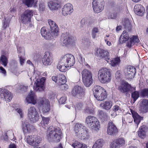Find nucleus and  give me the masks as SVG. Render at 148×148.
<instances>
[{
    "mask_svg": "<svg viewBox=\"0 0 148 148\" xmlns=\"http://www.w3.org/2000/svg\"><path fill=\"white\" fill-rule=\"evenodd\" d=\"M112 102L110 101H106L103 103H101L100 106L104 109L108 110L112 107Z\"/></svg>",
    "mask_w": 148,
    "mask_h": 148,
    "instance_id": "2f4dec72",
    "label": "nucleus"
},
{
    "mask_svg": "<svg viewBox=\"0 0 148 148\" xmlns=\"http://www.w3.org/2000/svg\"><path fill=\"white\" fill-rule=\"evenodd\" d=\"M67 66L65 64H63L62 63L59 62L57 66V67L59 70L62 72H65L67 70Z\"/></svg>",
    "mask_w": 148,
    "mask_h": 148,
    "instance_id": "f704fd0d",
    "label": "nucleus"
},
{
    "mask_svg": "<svg viewBox=\"0 0 148 148\" xmlns=\"http://www.w3.org/2000/svg\"><path fill=\"white\" fill-rule=\"evenodd\" d=\"M73 11V6L69 3L65 5L62 9V14L64 16L71 14Z\"/></svg>",
    "mask_w": 148,
    "mask_h": 148,
    "instance_id": "f3484780",
    "label": "nucleus"
},
{
    "mask_svg": "<svg viewBox=\"0 0 148 148\" xmlns=\"http://www.w3.org/2000/svg\"><path fill=\"white\" fill-rule=\"evenodd\" d=\"M83 144H82L80 143L79 142H76L72 144V146L74 148H80V147L83 146Z\"/></svg>",
    "mask_w": 148,
    "mask_h": 148,
    "instance_id": "864d4df0",
    "label": "nucleus"
},
{
    "mask_svg": "<svg viewBox=\"0 0 148 148\" xmlns=\"http://www.w3.org/2000/svg\"><path fill=\"white\" fill-rule=\"evenodd\" d=\"M85 111L88 114L92 113L94 112L93 109L89 107V106L88 107L87 106L86 108L85 109Z\"/></svg>",
    "mask_w": 148,
    "mask_h": 148,
    "instance_id": "bf43d9fd",
    "label": "nucleus"
},
{
    "mask_svg": "<svg viewBox=\"0 0 148 148\" xmlns=\"http://www.w3.org/2000/svg\"><path fill=\"white\" fill-rule=\"evenodd\" d=\"M131 88V86L127 82H123L121 85L119 86L118 89L121 92L125 93L127 92Z\"/></svg>",
    "mask_w": 148,
    "mask_h": 148,
    "instance_id": "4be33fe9",
    "label": "nucleus"
},
{
    "mask_svg": "<svg viewBox=\"0 0 148 148\" xmlns=\"http://www.w3.org/2000/svg\"><path fill=\"white\" fill-rule=\"evenodd\" d=\"M41 138L39 137H37L35 138V146L37 145L41 141Z\"/></svg>",
    "mask_w": 148,
    "mask_h": 148,
    "instance_id": "0e129e2a",
    "label": "nucleus"
},
{
    "mask_svg": "<svg viewBox=\"0 0 148 148\" xmlns=\"http://www.w3.org/2000/svg\"><path fill=\"white\" fill-rule=\"evenodd\" d=\"M43 64L45 66L50 65L53 61L52 55L49 51L46 52L42 59Z\"/></svg>",
    "mask_w": 148,
    "mask_h": 148,
    "instance_id": "2eb2a0df",
    "label": "nucleus"
},
{
    "mask_svg": "<svg viewBox=\"0 0 148 148\" xmlns=\"http://www.w3.org/2000/svg\"><path fill=\"white\" fill-rule=\"evenodd\" d=\"M27 116L31 122L34 123L37 121L40 116L34 107H30L27 111Z\"/></svg>",
    "mask_w": 148,
    "mask_h": 148,
    "instance_id": "423d86ee",
    "label": "nucleus"
},
{
    "mask_svg": "<svg viewBox=\"0 0 148 148\" xmlns=\"http://www.w3.org/2000/svg\"><path fill=\"white\" fill-rule=\"evenodd\" d=\"M61 41L63 45H73L75 43L74 38L67 33L62 34Z\"/></svg>",
    "mask_w": 148,
    "mask_h": 148,
    "instance_id": "6e6552de",
    "label": "nucleus"
},
{
    "mask_svg": "<svg viewBox=\"0 0 148 148\" xmlns=\"http://www.w3.org/2000/svg\"><path fill=\"white\" fill-rule=\"evenodd\" d=\"M21 127L24 134L30 133L33 128L32 125L26 121L22 122Z\"/></svg>",
    "mask_w": 148,
    "mask_h": 148,
    "instance_id": "412c9836",
    "label": "nucleus"
},
{
    "mask_svg": "<svg viewBox=\"0 0 148 148\" xmlns=\"http://www.w3.org/2000/svg\"><path fill=\"white\" fill-rule=\"evenodd\" d=\"M87 19L86 18H84L82 19L81 21V24L83 25L87 23Z\"/></svg>",
    "mask_w": 148,
    "mask_h": 148,
    "instance_id": "338daca9",
    "label": "nucleus"
},
{
    "mask_svg": "<svg viewBox=\"0 0 148 148\" xmlns=\"http://www.w3.org/2000/svg\"><path fill=\"white\" fill-rule=\"evenodd\" d=\"M48 22L50 26L52 34H53L54 37H56L58 35L59 31L57 25L54 21L51 20H48Z\"/></svg>",
    "mask_w": 148,
    "mask_h": 148,
    "instance_id": "dca6fc26",
    "label": "nucleus"
},
{
    "mask_svg": "<svg viewBox=\"0 0 148 148\" xmlns=\"http://www.w3.org/2000/svg\"><path fill=\"white\" fill-rule=\"evenodd\" d=\"M75 63V60L74 56L71 54H69L67 64L68 67H71Z\"/></svg>",
    "mask_w": 148,
    "mask_h": 148,
    "instance_id": "473e14b6",
    "label": "nucleus"
},
{
    "mask_svg": "<svg viewBox=\"0 0 148 148\" xmlns=\"http://www.w3.org/2000/svg\"><path fill=\"white\" fill-rule=\"evenodd\" d=\"M92 7L95 13L101 12L104 8L101 0H93L92 2Z\"/></svg>",
    "mask_w": 148,
    "mask_h": 148,
    "instance_id": "ddd939ff",
    "label": "nucleus"
},
{
    "mask_svg": "<svg viewBox=\"0 0 148 148\" xmlns=\"http://www.w3.org/2000/svg\"><path fill=\"white\" fill-rule=\"evenodd\" d=\"M142 105L140 108V111L144 113L148 112V100L144 99L141 101Z\"/></svg>",
    "mask_w": 148,
    "mask_h": 148,
    "instance_id": "393cba45",
    "label": "nucleus"
},
{
    "mask_svg": "<svg viewBox=\"0 0 148 148\" xmlns=\"http://www.w3.org/2000/svg\"><path fill=\"white\" fill-rule=\"evenodd\" d=\"M77 58L79 62L82 64H84L86 66H88V64L86 63L85 62V59L83 57L82 55L80 53H78L77 56Z\"/></svg>",
    "mask_w": 148,
    "mask_h": 148,
    "instance_id": "79ce46f5",
    "label": "nucleus"
},
{
    "mask_svg": "<svg viewBox=\"0 0 148 148\" xmlns=\"http://www.w3.org/2000/svg\"><path fill=\"white\" fill-rule=\"evenodd\" d=\"M113 111L114 112L111 114V116L113 117L115 116L117 113L119 114V113L121 112V110L120 107L117 105H115L113 107Z\"/></svg>",
    "mask_w": 148,
    "mask_h": 148,
    "instance_id": "ea45409f",
    "label": "nucleus"
},
{
    "mask_svg": "<svg viewBox=\"0 0 148 148\" xmlns=\"http://www.w3.org/2000/svg\"><path fill=\"white\" fill-rule=\"evenodd\" d=\"M98 77L102 83H108L112 79L110 70L106 68H103L100 69L98 73Z\"/></svg>",
    "mask_w": 148,
    "mask_h": 148,
    "instance_id": "f03ea898",
    "label": "nucleus"
},
{
    "mask_svg": "<svg viewBox=\"0 0 148 148\" xmlns=\"http://www.w3.org/2000/svg\"><path fill=\"white\" fill-rule=\"evenodd\" d=\"M140 95L143 97L148 98V88H145L141 90Z\"/></svg>",
    "mask_w": 148,
    "mask_h": 148,
    "instance_id": "37998d69",
    "label": "nucleus"
},
{
    "mask_svg": "<svg viewBox=\"0 0 148 148\" xmlns=\"http://www.w3.org/2000/svg\"><path fill=\"white\" fill-rule=\"evenodd\" d=\"M130 111L133 118L134 121L137 125V127L141 121L143 120V117L141 116L136 112L132 109H130Z\"/></svg>",
    "mask_w": 148,
    "mask_h": 148,
    "instance_id": "b1692460",
    "label": "nucleus"
},
{
    "mask_svg": "<svg viewBox=\"0 0 148 148\" xmlns=\"http://www.w3.org/2000/svg\"><path fill=\"white\" fill-rule=\"evenodd\" d=\"M116 143L117 144V146L119 147H121L125 144V141L123 138H119L116 140Z\"/></svg>",
    "mask_w": 148,
    "mask_h": 148,
    "instance_id": "c03bdc74",
    "label": "nucleus"
},
{
    "mask_svg": "<svg viewBox=\"0 0 148 148\" xmlns=\"http://www.w3.org/2000/svg\"><path fill=\"white\" fill-rule=\"evenodd\" d=\"M136 73H134L132 72L131 73H125L126 77L129 79H132L134 76L135 75Z\"/></svg>",
    "mask_w": 148,
    "mask_h": 148,
    "instance_id": "3c124183",
    "label": "nucleus"
},
{
    "mask_svg": "<svg viewBox=\"0 0 148 148\" xmlns=\"http://www.w3.org/2000/svg\"><path fill=\"white\" fill-rule=\"evenodd\" d=\"M135 13L138 15L141 16H144L145 13V8L140 4L136 5L134 7Z\"/></svg>",
    "mask_w": 148,
    "mask_h": 148,
    "instance_id": "6ab92c4d",
    "label": "nucleus"
},
{
    "mask_svg": "<svg viewBox=\"0 0 148 148\" xmlns=\"http://www.w3.org/2000/svg\"><path fill=\"white\" fill-rule=\"evenodd\" d=\"M58 79L60 83H65L66 82V78L64 75L62 74L58 76Z\"/></svg>",
    "mask_w": 148,
    "mask_h": 148,
    "instance_id": "de8ad7c7",
    "label": "nucleus"
},
{
    "mask_svg": "<svg viewBox=\"0 0 148 148\" xmlns=\"http://www.w3.org/2000/svg\"><path fill=\"white\" fill-rule=\"evenodd\" d=\"M35 73H34L33 76L31 77L30 79L31 81L33 79L35 82L34 84L36 86H34L33 88L37 92H40L44 90V84L45 82V78L43 77L41 79H38L36 77Z\"/></svg>",
    "mask_w": 148,
    "mask_h": 148,
    "instance_id": "7ed1b4c3",
    "label": "nucleus"
},
{
    "mask_svg": "<svg viewBox=\"0 0 148 148\" xmlns=\"http://www.w3.org/2000/svg\"><path fill=\"white\" fill-rule=\"evenodd\" d=\"M71 93L73 96L81 99L84 96V90L82 87L77 85L72 89Z\"/></svg>",
    "mask_w": 148,
    "mask_h": 148,
    "instance_id": "1a4fd4ad",
    "label": "nucleus"
},
{
    "mask_svg": "<svg viewBox=\"0 0 148 148\" xmlns=\"http://www.w3.org/2000/svg\"><path fill=\"white\" fill-rule=\"evenodd\" d=\"M121 74H120V71H117L116 73L115 74V77L116 79H119L120 80H121Z\"/></svg>",
    "mask_w": 148,
    "mask_h": 148,
    "instance_id": "69168bd1",
    "label": "nucleus"
},
{
    "mask_svg": "<svg viewBox=\"0 0 148 148\" xmlns=\"http://www.w3.org/2000/svg\"><path fill=\"white\" fill-rule=\"evenodd\" d=\"M69 56V54L64 56L62 57L59 62L63 64H65L66 66H67Z\"/></svg>",
    "mask_w": 148,
    "mask_h": 148,
    "instance_id": "58836bf2",
    "label": "nucleus"
},
{
    "mask_svg": "<svg viewBox=\"0 0 148 148\" xmlns=\"http://www.w3.org/2000/svg\"><path fill=\"white\" fill-rule=\"evenodd\" d=\"M103 140L101 139H99L97 140L94 144L98 146L99 147H102L103 145Z\"/></svg>",
    "mask_w": 148,
    "mask_h": 148,
    "instance_id": "603ef678",
    "label": "nucleus"
},
{
    "mask_svg": "<svg viewBox=\"0 0 148 148\" xmlns=\"http://www.w3.org/2000/svg\"><path fill=\"white\" fill-rule=\"evenodd\" d=\"M12 96L10 92L7 89L4 88H0V98L8 102L12 99Z\"/></svg>",
    "mask_w": 148,
    "mask_h": 148,
    "instance_id": "f8f14e48",
    "label": "nucleus"
},
{
    "mask_svg": "<svg viewBox=\"0 0 148 148\" xmlns=\"http://www.w3.org/2000/svg\"><path fill=\"white\" fill-rule=\"evenodd\" d=\"M107 97V95L106 90L102 92L98 96L95 97L97 100L99 101H103Z\"/></svg>",
    "mask_w": 148,
    "mask_h": 148,
    "instance_id": "c9c22d12",
    "label": "nucleus"
},
{
    "mask_svg": "<svg viewBox=\"0 0 148 148\" xmlns=\"http://www.w3.org/2000/svg\"><path fill=\"white\" fill-rule=\"evenodd\" d=\"M139 40L137 36H133L130 38V40L127 43V46L128 47H131L134 45L135 43H138Z\"/></svg>",
    "mask_w": 148,
    "mask_h": 148,
    "instance_id": "a878e982",
    "label": "nucleus"
},
{
    "mask_svg": "<svg viewBox=\"0 0 148 148\" xmlns=\"http://www.w3.org/2000/svg\"><path fill=\"white\" fill-rule=\"evenodd\" d=\"M42 121H41L40 125L41 126L43 127L46 128L45 127L49 123V118L48 117H45L42 116Z\"/></svg>",
    "mask_w": 148,
    "mask_h": 148,
    "instance_id": "72a5a7b5",
    "label": "nucleus"
},
{
    "mask_svg": "<svg viewBox=\"0 0 148 148\" xmlns=\"http://www.w3.org/2000/svg\"><path fill=\"white\" fill-rule=\"evenodd\" d=\"M34 11L33 10H27L21 16V22L24 24L28 23L31 21V17L33 16Z\"/></svg>",
    "mask_w": 148,
    "mask_h": 148,
    "instance_id": "9b49d317",
    "label": "nucleus"
},
{
    "mask_svg": "<svg viewBox=\"0 0 148 148\" xmlns=\"http://www.w3.org/2000/svg\"><path fill=\"white\" fill-rule=\"evenodd\" d=\"M9 133L10 134H11V135H10L9 137L8 138L11 140H13V141L14 140L15 138L14 135V133H13V132L11 130H9Z\"/></svg>",
    "mask_w": 148,
    "mask_h": 148,
    "instance_id": "680f3d73",
    "label": "nucleus"
},
{
    "mask_svg": "<svg viewBox=\"0 0 148 148\" xmlns=\"http://www.w3.org/2000/svg\"><path fill=\"white\" fill-rule=\"evenodd\" d=\"M129 38V36L127 33L125 31H124L123 32L120 36L119 41L121 43H123L128 40Z\"/></svg>",
    "mask_w": 148,
    "mask_h": 148,
    "instance_id": "c756f323",
    "label": "nucleus"
},
{
    "mask_svg": "<svg viewBox=\"0 0 148 148\" xmlns=\"http://www.w3.org/2000/svg\"><path fill=\"white\" fill-rule=\"evenodd\" d=\"M23 1L28 7H32L33 5L35 6L36 4L34 0H23Z\"/></svg>",
    "mask_w": 148,
    "mask_h": 148,
    "instance_id": "4c0bfd02",
    "label": "nucleus"
},
{
    "mask_svg": "<svg viewBox=\"0 0 148 148\" xmlns=\"http://www.w3.org/2000/svg\"><path fill=\"white\" fill-rule=\"evenodd\" d=\"M75 136L78 137L86 138L88 135V131L86 127L80 123L76 125L75 128Z\"/></svg>",
    "mask_w": 148,
    "mask_h": 148,
    "instance_id": "0eeeda50",
    "label": "nucleus"
},
{
    "mask_svg": "<svg viewBox=\"0 0 148 148\" xmlns=\"http://www.w3.org/2000/svg\"><path fill=\"white\" fill-rule=\"evenodd\" d=\"M99 30L97 27L93 28L92 31L91 35L93 38H95L97 36Z\"/></svg>",
    "mask_w": 148,
    "mask_h": 148,
    "instance_id": "09e8293b",
    "label": "nucleus"
},
{
    "mask_svg": "<svg viewBox=\"0 0 148 148\" xmlns=\"http://www.w3.org/2000/svg\"><path fill=\"white\" fill-rule=\"evenodd\" d=\"M27 143L33 146H35L34 138L33 136H27Z\"/></svg>",
    "mask_w": 148,
    "mask_h": 148,
    "instance_id": "e433bc0d",
    "label": "nucleus"
},
{
    "mask_svg": "<svg viewBox=\"0 0 148 148\" xmlns=\"http://www.w3.org/2000/svg\"><path fill=\"white\" fill-rule=\"evenodd\" d=\"M40 33L42 37L47 40L51 39L54 38L53 34L50 33L46 30L45 27H42L41 29Z\"/></svg>",
    "mask_w": 148,
    "mask_h": 148,
    "instance_id": "aec40b11",
    "label": "nucleus"
},
{
    "mask_svg": "<svg viewBox=\"0 0 148 148\" xmlns=\"http://www.w3.org/2000/svg\"><path fill=\"white\" fill-rule=\"evenodd\" d=\"M105 90L100 86L96 85L94 86L93 88V91L94 95L95 97L98 96L102 92L104 91Z\"/></svg>",
    "mask_w": 148,
    "mask_h": 148,
    "instance_id": "bb28decb",
    "label": "nucleus"
},
{
    "mask_svg": "<svg viewBox=\"0 0 148 148\" xmlns=\"http://www.w3.org/2000/svg\"><path fill=\"white\" fill-rule=\"evenodd\" d=\"M47 138L50 142H58L61 139V132L59 127L54 128L52 126H49L48 129Z\"/></svg>",
    "mask_w": 148,
    "mask_h": 148,
    "instance_id": "f257e3e1",
    "label": "nucleus"
},
{
    "mask_svg": "<svg viewBox=\"0 0 148 148\" xmlns=\"http://www.w3.org/2000/svg\"><path fill=\"white\" fill-rule=\"evenodd\" d=\"M66 97L65 96L61 97L59 101V103L60 104H63L66 101Z\"/></svg>",
    "mask_w": 148,
    "mask_h": 148,
    "instance_id": "e2e57ef3",
    "label": "nucleus"
},
{
    "mask_svg": "<svg viewBox=\"0 0 148 148\" xmlns=\"http://www.w3.org/2000/svg\"><path fill=\"white\" fill-rule=\"evenodd\" d=\"M123 25L125 29H128V30H130L131 29L132 25L130 23V22L128 19H126Z\"/></svg>",
    "mask_w": 148,
    "mask_h": 148,
    "instance_id": "a18cd8bd",
    "label": "nucleus"
},
{
    "mask_svg": "<svg viewBox=\"0 0 148 148\" xmlns=\"http://www.w3.org/2000/svg\"><path fill=\"white\" fill-rule=\"evenodd\" d=\"M108 61H109L108 62L111 64L112 66L115 67L119 64L120 62V59L119 58L117 57L112 60L110 58Z\"/></svg>",
    "mask_w": 148,
    "mask_h": 148,
    "instance_id": "7c9ffc66",
    "label": "nucleus"
},
{
    "mask_svg": "<svg viewBox=\"0 0 148 148\" xmlns=\"http://www.w3.org/2000/svg\"><path fill=\"white\" fill-rule=\"evenodd\" d=\"M82 107V103H77L75 107L76 112L77 110H80Z\"/></svg>",
    "mask_w": 148,
    "mask_h": 148,
    "instance_id": "4d7b16f0",
    "label": "nucleus"
},
{
    "mask_svg": "<svg viewBox=\"0 0 148 148\" xmlns=\"http://www.w3.org/2000/svg\"><path fill=\"white\" fill-rule=\"evenodd\" d=\"M118 132L117 129L114 124L111 121H109L107 127V133L110 135H114Z\"/></svg>",
    "mask_w": 148,
    "mask_h": 148,
    "instance_id": "a211bd4d",
    "label": "nucleus"
},
{
    "mask_svg": "<svg viewBox=\"0 0 148 148\" xmlns=\"http://www.w3.org/2000/svg\"><path fill=\"white\" fill-rule=\"evenodd\" d=\"M117 144L116 143V141L112 143L110 145V148H118L119 147L117 146Z\"/></svg>",
    "mask_w": 148,
    "mask_h": 148,
    "instance_id": "774afa93",
    "label": "nucleus"
},
{
    "mask_svg": "<svg viewBox=\"0 0 148 148\" xmlns=\"http://www.w3.org/2000/svg\"><path fill=\"white\" fill-rule=\"evenodd\" d=\"M3 23L2 27L3 29H5V28L8 26L9 25V22L8 20H6L5 18L4 20H3Z\"/></svg>",
    "mask_w": 148,
    "mask_h": 148,
    "instance_id": "5fc2aeb1",
    "label": "nucleus"
},
{
    "mask_svg": "<svg viewBox=\"0 0 148 148\" xmlns=\"http://www.w3.org/2000/svg\"><path fill=\"white\" fill-rule=\"evenodd\" d=\"M26 102L29 103H32L34 105L36 103V97L34 92L31 91L30 93L26 98Z\"/></svg>",
    "mask_w": 148,
    "mask_h": 148,
    "instance_id": "5701e85b",
    "label": "nucleus"
},
{
    "mask_svg": "<svg viewBox=\"0 0 148 148\" xmlns=\"http://www.w3.org/2000/svg\"><path fill=\"white\" fill-rule=\"evenodd\" d=\"M49 8L51 10H57L59 7L60 4L57 1H51L48 4Z\"/></svg>",
    "mask_w": 148,
    "mask_h": 148,
    "instance_id": "cd10ccee",
    "label": "nucleus"
},
{
    "mask_svg": "<svg viewBox=\"0 0 148 148\" xmlns=\"http://www.w3.org/2000/svg\"><path fill=\"white\" fill-rule=\"evenodd\" d=\"M136 73V69L135 68L131 66H128L125 71V73H131L132 72Z\"/></svg>",
    "mask_w": 148,
    "mask_h": 148,
    "instance_id": "49530a36",
    "label": "nucleus"
},
{
    "mask_svg": "<svg viewBox=\"0 0 148 148\" xmlns=\"http://www.w3.org/2000/svg\"><path fill=\"white\" fill-rule=\"evenodd\" d=\"M96 55L100 59H103L108 62H109L108 60L110 59L109 56V53L107 51L100 49H97L96 50Z\"/></svg>",
    "mask_w": 148,
    "mask_h": 148,
    "instance_id": "4468645a",
    "label": "nucleus"
},
{
    "mask_svg": "<svg viewBox=\"0 0 148 148\" xmlns=\"http://www.w3.org/2000/svg\"><path fill=\"white\" fill-rule=\"evenodd\" d=\"M45 3L43 2L40 3L39 5V8L40 11H43L45 9Z\"/></svg>",
    "mask_w": 148,
    "mask_h": 148,
    "instance_id": "052dcab7",
    "label": "nucleus"
},
{
    "mask_svg": "<svg viewBox=\"0 0 148 148\" xmlns=\"http://www.w3.org/2000/svg\"><path fill=\"white\" fill-rule=\"evenodd\" d=\"M139 92L137 91H135L132 93L131 97L134 99V101L139 97Z\"/></svg>",
    "mask_w": 148,
    "mask_h": 148,
    "instance_id": "8fccbe9b",
    "label": "nucleus"
},
{
    "mask_svg": "<svg viewBox=\"0 0 148 148\" xmlns=\"http://www.w3.org/2000/svg\"><path fill=\"white\" fill-rule=\"evenodd\" d=\"M39 104L42 108V111L43 114L48 112L50 108V103L49 100L45 98H42L40 99Z\"/></svg>",
    "mask_w": 148,
    "mask_h": 148,
    "instance_id": "9d476101",
    "label": "nucleus"
},
{
    "mask_svg": "<svg viewBox=\"0 0 148 148\" xmlns=\"http://www.w3.org/2000/svg\"><path fill=\"white\" fill-rule=\"evenodd\" d=\"M147 127L145 125L141 126L138 132V136L142 138H144L146 136Z\"/></svg>",
    "mask_w": 148,
    "mask_h": 148,
    "instance_id": "c85d7f7f",
    "label": "nucleus"
},
{
    "mask_svg": "<svg viewBox=\"0 0 148 148\" xmlns=\"http://www.w3.org/2000/svg\"><path fill=\"white\" fill-rule=\"evenodd\" d=\"M82 75L84 85L87 87L90 86L93 82L91 72L88 69H85L82 71Z\"/></svg>",
    "mask_w": 148,
    "mask_h": 148,
    "instance_id": "20e7f679",
    "label": "nucleus"
},
{
    "mask_svg": "<svg viewBox=\"0 0 148 148\" xmlns=\"http://www.w3.org/2000/svg\"><path fill=\"white\" fill-rule=\"evenodd\" d=\"M60 88L62 90H66L68 88V86L65 83H62L60 85Z\"/></svg>",
    "mask_w": 148,
    "mask_h": 148,
    "instance_id": "6e6d98bb",
    "label": "nucleus"
},
{
    "mask_svg": "<svg viewBox=\"0 0 148 148\" xmlns=\"http://www.w3.org/2000/svg\"><path fill=\"white\" fill-rule=\"evenodd\" d=\"M27 86H25L23 85H21L18 87V90H20L21 91L23 92H25L26 91L27 88Z\"/></svg>",
    "mask_w": 148,
    "mask_h": 148,
    "instance_id": "13d9d810",
    "label": "nucleus"
},
{
    "mask_svg": "<svg viewBox=\"0 0 148 148\" xmlns=\"http://www.w3.org/2000/svg\"><path fill=\"white\" fill-rule=\"evenodd\" d=\"M85 122L92 130H97L99 127V121L96 117L94 116H90L87 117Z\"/></svg>",
    "mask_w": 148,
    "mask_h": 148,
    "instance_id": "39448f33",
    "label": "nucleus"
},
{
    "mask_svg": "<svg viewBox=\"0 0 148 148\" xmlns=\"http://www.w3.org/2000/svg\"><path fill=\"white\" fill-rule=\"evenodd\" d=\"M0 62L4 66H6L8 63V60L7 58L4 55H2L0 58Z\"/></svg>",
    "mask_w": 148,
    "mask_h": 148,
    "instance_id": "a19ab883",
    "label": "nucleus"
}]
</instances>
